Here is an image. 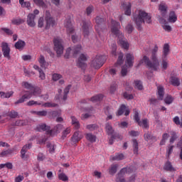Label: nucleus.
I'll return each mask as SVG.
<instances>
[{"mask_svg": "<svg viewBox=\"0 0 182 182\" xmlns=\"http://www.w3.org/2000/svg\"><path fill=\"white\" fill-rule=\"evenodd\" d=\"M157 52H159V47L157 45H155L151 51V59L152 62L150 60V58L147 57V55H144L143 58L138 63L136 68H139V66H141L143 63H145V65L150 69L157 70V68L160 66V61H159V58H157Z\"/></svg>", "mask_w": 182, "mask_h": 182, "instance_id": "obj_1", "label": "nucleus"}, {"mask_svg": "<svg viewBox=\"0 0 182 182\" xmlns=\"http://www.w3.org/2000/svg\"><path fill=\"white\" fill-rule=\"evenodd\" d=\"M133 21L136 25L138 31H143L142 23H151V16L143 10H138L134 15Z\"/></svg>", "mask_w": 182, "mask_h": 182, "instance_id": "obj_2", "label": "nucleus"}, {"mask_svg": "<svg viewBox=\"0 0 182 182\" xmlns=\"http://www.w3.org/2000/svg\"><path fill=\"white\" fill-rule=\"evenodd\" d=\"M25 93L19 100H18L15 105H19V103H23L26 100H28V99H31L32 96H39L41 93H42V90L39 87H33L31 89V91L27 92L25 91Z\"/></svg>", "mask_w": 182, "mask_h": 182, "instance_id": "obj_3", "label": "nucleus"}, {"mask_svg": "<svg viewBox=\"0 0 182 182\" xmlns=\"http://www.w3.org/2000/svg\"><path fill=\"white\" fill-rule=\"evenodd\" d=\"M65 27L67 29L68 35H71V39L73 43H77V42L80 41V37L75 33V28H73V26H72V21H70V19L66 20Z\"/></svg>", "mask_w": 182, "mask_h": 182, "instance_id": "obj_4", "label": "nucleus"}, {"mask_svg": "<svg viewBox=\"0 0 182 182\" xmlns=\"http://www.w3.org/2000/svg\"><path fill=\"white\" fill-rule=\"evenodd\" d=\"M105 64V56L96 55L95 58L91 62V68L94 69H100Z\"/></svg>", "mask_w": 182, "mask_h": 182, "instance_id": "obj_5", "label": "nucleus"}, {"mask_svg": "<svg viewBox=\"0 0 182 182\" xmlns=\"http://www.w3.org/2000/svg\"><path fill=\"white\" fill-rule=\"evenodd\" d=\"M72 50H73V56L74 58H77V55L80 53V50H82V46L77 45L73 48H68L66 50L65 54L64 55V58H65V59H69V56H70V52H72Z\"/></svg>", "mask_w": 182, "mask_h": 182, "instance_id": "obj_6", "label": "nucleus"}, {"mask_svg": "<svg viewBox=\"0 0 182 182\" xmlns=\"http://www.w3.org/2000/svg\"><path fill=\"white\" fill-rule=\"evenodd\" d=\"M53 43L54 50H55L58 58H60L61 55L63 54V44L62 39L55 38L53 40Z\"/></svg>", "mask_w": 182, "mask_h": 182, "instance_id": "obj_7", "label": "nucleus"}, {"mask_svg": "<svg viewBox=\"0 0 182 182\" xmlns=\"http://www.w3.org/2000/svg\"><path fill=\"white\" fill-rule=\"evenodd\" d=\"M45 21L46 22L45 29H49L50 26H55V25H56V21H55L53 17H52V15H50V12H49V11H46Z\"/></svg>", "mask_w": 182, "mask_h": 182, "instance_id": "obj_8", "label": "nucleus"}, {"mask_svg": "<svg viewBox=\"0 0 182 182\" xmlns=\"http://www.w3.org/2000/svg\"><path fill=\"white\" fill-rule=\"evenodd\" d=\"M1 52L3 53V56L7 60H11V48L8 43H1Z\"/></svg>", "mask_w": 182, "mask_h": 182, "instance_id": "obj_9", "label": "nucleus"}, {"mask_svg": "<svg viewBox=\"0 0 182 182\" xmlns=\"http://www.w3.org/2000/svg\"><path fill=\"white\" fill-rule=\"evenodd\" d=\"M31 149H32V143L26 144L22 147L21 151V159H23V160H26V159H28V156L26 155V153L28 152V150Z\"/></svg>", "mask_w": 182, "mask_h": 182, "instance_id": "obj_10", "label": "nucleus"}, {"mask_svg": "<svg viewBox=\"0 0 182 182\" xmlns=\"http://www.w3.org/2000/svg\"><path fill=\"white\" fill-rule=\"evenodd\" d=\"M86 60H87V55L80 54L77 62V65L79 68H81V69H85V68H86Z\"/></svg>", "mask_w": 182, "mask_h": 182, "instance_id": "obj_11", "label": "nucleus"}, {"mask_svg": "<svg viewBox=\"0 0 182 182\" xmlns=\"http://www.w3.org/2000/svg\"><path fill=\"white\" fill-rule=\"evenodd\" d=\"M83 139V135H82V132L77 131L74 132L73 135L71 137V141L73 144H76V143H79L80 140Z\"/></svg>", "mask_w": 182, "mask_h": 182, "instance_id": "obj_12", "label": "nucleus"}, {"mask_svg": "<svg viewBox=\"0 0 182 182\" xmlns=\"http://www.w3.org/2000/svg\"><path fill=\"white\" fill-rule=\"evenodd\" d=\"M112 33H114V35H116L117 36L118 35H120V23L116 21H113L112 20Z\"/></svg>", "mask_w": 182, "mask_h": 182, "instance_id": "obj_13", "label": "nucleus"}, {"mask_svg": "<svg viewBox=\"0 0 182 182\" xmlns=\"http://www.w3.org/2000/svg\"><path fill=\"white\" fill-rule=\"evenodd\" d=\"M36 130L37 132H47L48 134H52L53 130H50V127L46 126V124H42L36 127Z\"/></svg>", "mask_w": 182, "mask_h": 182, "instance_id": "obj_14", "label": "nucleus"}, {"mask_svg": "<svg viewBox=\"0 0 182 182\" xmlns=\"http://www.w3.org/2000/svg\"><path fill=\"white\" fill-rule=\"evenodd\" d=\"M125 57V63H127L129 68H133V65L134 63V55L132 53H127Z\"/></svg>", "mask_w": 182, "mask_h": 182, "instance_id": "obj_15", "label": "nucleus"}, {"mask_svg": "<svg viewBox=\"0 0 182 182\" xmlns=\"http://www.w3.org/2000/svg\"><path fill=\"white\" fill-rule=\"evenodd\" d=\"M122 8L124 11L125 15L130 16L132 15V3L127 1L122 3Z\"/></svg>", "mask_w": 182, "mask_h": 182, "instance_id": "obj_16", "label": "nucleus"}, {"mask_svg": "<svg viewBox=\"0 0 182 182\" xmlns=\"http://www.w3.org/2000/svg\"><path fill=\"white\" fill-rule=\"evenodd\" d=\"M35 18H36V16L33 14H28L27 16V24L28 26H31V28H33L36 25V23H35Z\"/></svg>", "mask_w": 182, "mask_h": 182, "instance_id": "obj_17", "label": "nucleus"}, {"mask_svg": "<svg viewBox=\"0 0 182 182\" xmlns=\"http://www.w3.org/2000/svg\"><path fill=\"white\" fill-rule=\"evenodd\" d=\"M125 112V113H124ZM123 113H124L125 116H129V114H130V109H127L126 108V105H122L117 113V116H122V114H123Z\"/></svg>", "mask_w": 182, "mask_h": 182, "instance_id": "obj_18", "label": "nucleus"}, {"mask_svg": "<svg viewBox=\"0 0 182 182\" xmlns=\"http://www.w3.org/2000/svg\"><path fill=\"white\" fill-rule=\"evenodd\" d=\"M90 28V21H82V32L85 37L89 36V28Z\"/></svg>", "mask_w": 182, "mask_h": 182, "instance_id": "obj_19", "label": "nucleus"}, {"mask_svg": "<svg viewBox=\"0 0 182 182\" xmlns=\"http://www.w3.org/2000/svg\"><path fill=\"white\" fill-rule=\"evenodd\" d=\"M164 170H165V171H169L170 173H173V171H177V169L173 166V164L170 161H167L164 164Z\"/></svg>", "mask_w": 182, "mask_h": 182, "instance_id": "obj_20", "label": "nucleus"}, {"mask_svg": "<svg viewBox=\"0 0 182 182\" xmlns=\"http://www.w3.org/2000/svg\"><path fill=\"white\" fill-rule=\"evenodd\" d=\"M105 131L108 136H112L114 134V129H113V126L112 124L107 122L105 124Z\"/></svg>", "mask_w": 182, "mask_h": 182, "instance_id": "obj_21", "label": "nucleus"}, {"mask_svg": "<svg viewBox=\"0 0 182 182\" xmlns=\"http://www.w3.org/2000/svg\"><path fill=\"white\" fill-rule=\"evenodd\" d=\"M26 46V43H25L22 40H18L15 44L14 47L18 49V50H23L25 46Z\"/></svg>", "mask_w": 182, "mask_h": 182, "instance_id": "obj_22", "label": "nucleus"}, {"mask_svg": "<svg viewBox=\"0 0 182 182\" xmlns=\"http://www.w3.org/2000/svg\"><path fill=\"white\" fill-rule=\"evenodd\" d=\"M132 143L134 154H139V141H137V139H133Z\"/></svg>", "mask_w": 182, "mask_h": 182, "instance_id": "obj_23", "label": "nucleus"}, {"mask_svg": "<svg viewBox=\"0 0 182 182\" xmlns=\"http://www.w3.org/2000/svg\"><path fill=\"white\" fill-rule=\"evenodd\" d=\"M121 173L125 174H132L134 173V166L125 167L121 169Z\"/></svg>", "mask_w": 182, "mask_h": 182, "instance_id": "obj_24", "label": "nucleus"}, {"mask_svg": "<svg viewBox=\"0 0 182 182\" xmlns=\"http://www.w3.org/2000/svg\"><path fill=\"white\" fill-rule=\"evenodd\" d=\"M116 182H126V179L124 178V173L119 171V172L116 176Z\"/></svg>", "mask_w": 182, "mask_h": 182, "instance_id": "obj_25", "label": "nucleus"}, {"mask_svg": "<svg viewBox=\"0 0 182 182\" xmlns=\"http://www.w3.org/2000/svg\"><path fill=\"white\" fill-rule=\"evenodd\" d=\"M95 22L97 25L95 26V29L96 31H99V27L100 25H102V23H105V18L100 17V16H97L95 18Z\"/></svg>", "mask_w": 182, "mask_h": 182, "instance_id": "obj_26", "label": "nucleus"}, {"mask_svg": "<svg viewBox=\"0 0 182 182\" xmlns=\"http://www.w3.org/2000/svg\"><path fill=\"white\" fill-rule=\"evenodd\" d=\"M123 58H124V54H123V53H119L118 54V59L115 63V66H120L121 65H123L124 62V59H123Z\"/></svg>", "mask_w": 182, "mask_h": 182, "instance_id": "obj_27", "label": "nucleus"}, {"mask_svg": "<svg viewBox=\"0 0 182 182\" xmlns=\"http://www.w3.org/2000/svg\"><path fill=\"white\" fill-rule=\"evenodd\" d=\"M38 62L41 68L46 69V67L48 66V63H46V60H45V57L43 55H40V58H38Z\"/></svg>", "mask_w": 182, "mask_h": 182, "instance_id": "obj_28", "label": "nucleus"}, {"mask_svg": "<svg viewBox=\"0 0 182 182\" xmlns=\"http://www.w3.org/2000/svg\"><path fill=\"white\" fill-rule=\"evenodd\" d=\"M164 98V88L162 86L158 87V99L163 100Z\"/></svg>", "mask_w": 182, "mask_h": 182, "instance_id": "obj_29", "label": "nucleus"}, {"mask_svg": "<svg viewBox=\"0 0 182 182\" xmlns=\"http://www.w3.org/2000/svg\"><path fill=\"white\" fill-rule=\"evenodd\" d=\"M177 21V16L176 15V12L171 11L168 17V22L174 23Z\"/></svg>", "mask_w": 182, "mask_h": 182, "instance_id": "obj_30", "label": "nucleus"}, {"mask_svg": "<svg viewBox=\"0 0 182 182\" xmlns=\"http://www.w3.org/2000/svg\"><path fill=\"white\" fill-rule=\"evenodd\" d=\"M111 160H112V161L124 160V155L123 154H117L114 156L111 157Z\"/></svg>", "mask_w": 182, "mask_h": 182, "instance_id": "obj_31", "label": "nucleus"}, {"mask_svg": "<svg viewBox=\"0 0 182 182\" xmlns=\"http://www.w3.org/2000/svg\"><path fill=\"white\" fill-rule=\"evenodd\" d=\"M170 82L173 86H178L180 85V79H178L177 77H171Z\"/></svg>", "mask_w": 182, "mask_h": 182, "instance_id": "obj_32", "label": "nucleus"}, {"mask_svg": "<svg viewBox=\"0 0 182 182\" xmlns=\"http://www.w3.org/2000/svg\"><path fill=\"white\" fill-rule=\"evenodd\" d=\"M118 42L122 48H123L124 49H129V43L126 41V40H124L123 38H119Z\"/></svg>", "mask_w": 182, "mask_h": 182, "instance_id": "obj_33", "label": "nucleus"}, {"mask_svg": "<svg viewBox=\"0 0 182 182\" xmlns=\"http://www.w3.org/2000/svg\"><path fill=\"white\" fill-rule=\"evenodd\" d=\"M117 167H119V165L117 164L111 166V167L109 169V174H111V176H114V174L117 173Z\"/></svg>", "mask_w": 182, "mask_h": 182, "instance_id": "obj_34", "label": "nucleus"}, {"mask_svg": "<svg viewBox=\"0 0 182 182\" xmlns=\"http://www.w3.org/2000/svg\"><path fill=\"white\" fill-rule=\"evenodd\" d=\"M101 100H103V95L102 94L91 97V102H93L94 103H96V102H101Z\"/></svg>", "mask_w": 182, "mask_h": 182, "instance_id": "obj_35", "label": "nucleus"}, {"mask_svg": "<svg viewBox=\"0 0 182 182\" xmlns=\"http://www.w3.org/2000/svg\"><path fill=\"white\" fill-rule=\"evenodd\" d=\"M170 53V46L167 43L164 44V50H163V56L164 58L167 57V55Z\"/></svg>", "mask_w": 182, "mask_h": 182, "instance_id": "obj_36", "label": "nucleus"}, {"mask_svg": "<svg viewBox=\"0 0 182 182\" xmlns=\"http://www.w3.org/2000/svg\"><path fill=\"white\" fill-rule=\"evenodd\" d=\"M86 139L87 140H88V141H90L91 143L96 142V136L93 135L92 133L87 134Z\"/></svg>", "mask_w": 182, "mask_h": 182, "instance_id": "obj_37", "label": "nucleus"}, {"mask_svg": "<svg viewBox=\"0 0 182 182\" xmlns=\"http://www.w3.org/2000/svg\"><path fill=\"white\" fill-rule=\"evenodd\" d=\"M159 10L162 13V16H164L166 12H167V6L166 4H161L159 6Z\"/></svg>", "mask_w": 182, "mask_h": 182, "instance_id": "obj_38", "label": "nucleus"}, {"mask_svg": "<svg viewBox=\"0 0 182 182\" xmlns=\"http://www.w3.org/2000/svg\"><path fill=\"white\" fill-rule=\"evenodd\" d=\"M144 137L146 141H149V140H156V136H153V135H151V133L150 132H146V134H144Z\"/></svg>", "mask_w": 182, "mask_h": 182, "instance_id": "obj_39", "label": "nucleus"}, {"mask_svg": "<svg viewBox=\"0 0 182 182\" xmlns=\"http://www.w3.org/2000/svg\"><path fill=\"white\" fill-rule=\"evenodd\" d=\"M71 120H72V124L75 126V129H79L80 127V124H79V121L76 117H71Z\"/></svg>", "mask_w": 182, "mask_h": 182, "instance_id": "obj_40", "label": "nucleus"}, {"mask_svg": "<svg viewBox=\"0 0 182 182\" xmlns=\"http://www.w3.org/2000/svg\"><path fill=\"white\" fill-rule=\"evenodd\" d=\"M7 116H9L10 119H16V117H18V112H16L15 110H11L9 112Z\"/></svg>", "mask_w": 182, "mask_h": 182, "instance_id": "obj_41", "label": "nucleus"}, {"mask_svg": "<svg viewBox=\"0 0 182 182\" xmlns=\"http://www.w3.org/2000/svg\"><path fill=\"white\" fill-rule=\"evenodd\" d=\"M134 86L135 89H138V90H143V84L141 80H135Z\"/></svg>", "mask_w": 182, "mask_h": 182, "instance_id": "obj_42", "label": "nucleus"}, {"mask_svg": "<svg viewBox=\"0 0 182 182\" xmlns=\"http://www.w3.org/2000/svg\"><path fill=\"white\" fill-rule=\"evenodd\" d=\"M46 147H48V151L49 153H50L51 154H53V153H55V147H56V146L53 144H50V143H48L46 145Z\"/></svg>", "mask_w": 182, "mask_h": 182, "instance_id": "obj_43", "label": "nucleus"}, {"mask_svg": "<svg viewBox=\"0 0 182 182\" xmlns=\"http://www.w3.org/2000/svg\"><path fill=\"white\" fill-rule=\"evenodd\" d=\"M24 22L25 20L22 18H14L11 21V23H13V25H21V23H23Z\"/></svg>", "mask_w": 182, "mask_h": 182, "instance_id": "obj_44", "label": "nucleus"}, {"mask_svg": "<svg viewBox=\"0 0 182 182\" xmlns=\"http://www.w3.org/2000/svg\"><path fill=\"white\" fill-rule=\"evenodd\" d=\"M62 129H63V125L58 124L54 127L53 129H51L53 130L52 133H60Z\"/></svg>", "mask_w": 182, "mask_h": 182, "instance_id": "obj_45", "label": "nucleus"}, {"mask_svg": "<svg viewBox=\"0 0 182 182\" xmlns=\"http://www.w3.org/2000/svg\"><path fill=\"white\" fill-rule=\"evenodd\" d=\"M178 138V136H177V133H176V132H171L170 143H174Z\"/></svg>", "mask_w": 182, "mask_h": 182, "instance_id": "obj_46", "label": "nucleus"}, {"mask_svg": "<svg viewBox=\"0 0 182 182\" xmlns=\"http://www.w3.org/2000/svg\"><path fill=\"white\" fill-rule=\"evenodd\" d=\"M19 4L23 8H31V3L29 1H25V0H19Z\"/></svg>", "mask_w": 182, "mask_h": 182, "instance_id": "obj_47", "label": "nucleus"}, {"mask_svg": "<svg viewBox=\"0 0 182 182\" xmlns=\"http://www.w3.org/2000/svg\"><path fill=\"white\" fill-rule=\"evenodd\" d=\"M43 106V107H59V105L52 102H45Z\"/></svg>", "mask_w": 182, "mask_h": 182, "instance_id": "obj_48", "label": "nucleus"}, {"mask_svg": "<svg viewBox=\"0 0 182 182\" xmlns=\"http://www.w3.org/2000/svg\"><path fill=\"white\" fill-rule=\"evenodd\" d=\"M173 100H174V99L171 95L166 96L164 99V102H165L166 105H171V103H173Z\"/></svg>", "mask_w": 182, "mask_h": 182, "instance_id": "obj_49", "label": "nucleus"}, {"mask_svg": "<svg viewBox=\"0 0 182 182\" xmlns=\"http://www.w3.org/2000/svg\"><path fill=\"white\" fill-rule=\"evenodd\" d=\"M86 128L88 130L93 131V130H97L99 129V126H97V124H92L87 125Z\"/></svg>", "mask_w": 182, "mask_h": 182, "instance_id": "obj_50", "label": "nucleus"}, {"mask_svg": "<svg viewBox=\"0 0 182 182\" xmlns=\"http://www.w3.org/2000/svg\"><path fill=\"white\" fill-rule=\"evenodd\" d=\"M12 153H14V151L12 149H7L6 151H3L1 154L0 156L1 157H4V156H9L11 154H12Z\"/></svg>", "mask_w": 182, "mask_h": 182, "instance_id": "obj_51", "label": "nucleus"}, {"mask_svg": "<svg viewBox=\"0 0 182 182\" xmlns=\"http://www.w3.org/2000/svg\"><path fill=\"white\" fill-rule=\"evenodd\" d=\"M134 119L136 123H138L139 126H141V122L140 121V117H139V112L137 111H135Z\"/></svg>", "mask_w": 182, "mask_h": 182, "instance_id": "obj_52", "label": "nucleus"}, {"mask_svg": "<svg viewBox=\"0 0 182 182\" xmlns=\"http://www.w3.org/2000/svg\"><path fill=\"white\" fill-rule=\"evenodd\" d=\"M59 180H62V181H68L69 180V178L66 174L62 173L58 175Z\"/></svg>", "mask_w": 182, "mask_h": 182, "instance_id": "obj_53", "label": "nucleus"}, {"mask_svg": "<svg viewBox=\"0 0 182 182\" xmlns=\"http://www.w3.org/2000/svg\"><path fill=\"white\" fill-rule=\"evenodd\" d=\"M136 177H137V175L136 173H133L127 178L126 182H136Z\"/></svg>", "mask_w": 182, "mask_h": 182, "instance_id": "obj_54", "label": "nucleus"}, {"mask_svg": "<svg viewBox=\"0 0 182 182\" xmlns=\"http://www.w3.org/2000/svg\"><path fill=\"white\" fill-rule=\"evenodd\" d=\"M1 93H2L1 97L8 99V98L11 97V96H12V95H14V91H11V92H7V93L1 92Z\"/></svg>", "mask_w": 182, "mask_h": 182, "instance_id": "obj_55", "label": "nucleus"}, {"mask_svg": "<svg viewBox=\"0 0 182 182\" xmlns=\"http://www.w3.org/2000/svg\"><path fill=\"white\" fill-rule=\"evenodd\" d=\"M124 99H127V100H133V99H134L133 95L129 94L127 92H124Z\"/></svg>", "mask_w": 182, "mask_h": 182, "instance_id": "obj_56", "label": "nucleus"}, {"mask_svg": "<svg viewBox=\"0 0 182 182\" xmlns=\"http://www.w3.org/2000/svg\"><path fill=\"white\" fill-rule=\"evenodd\" d=\"M141 127H142L143 129H149V122L147 121V119H142Z\"/></svg>", "mask_w": 182, "mask_h": 182, "instance_id": "obj_57", "label": "nucleus"}, {"mask_svg": "<svg viewBox=\"0 0 182 182\" xmlns=\"http://www.w3.org/2000/svg\"><path fill=\"white\" fill-rule=\"evenodd\" d=\"M121 75L123 77L127 75V66L124 65L122 67Z\"/></svg>", "mask_w": 182, "mask_h": 182, "instance_id": "obj_58", "label": "nucleus"}, {"mask_svg": "<svg viewBox=\"0 0 182 182\" xmlns=\"http://www.w3.org/2000/svg\"><path fill=\"white\" fill-rule=\"evenodd\" d=\"M33 2L38 6H45V2L43 0H33Z\"/></svg>", "mask_w": 182, "mask_h": 182, "instance_id": "obj_59", "label": "nucleus"}, {"mask_svg": "<svg viewBox=\"0 0 182 182\" xmlns=\"http://www.w3.org/2000/svg\"><path fill=\"white\" fill-rule=\"evenodd\" d=\"M134 29V28L132 24H127V26H126V31H127L128 33H132Z\"/></svg>", "mask_w": 182, "mask_h": 182, "instance_id": "obj_60", "label": "nucleus"}, {"mask_svg": "<svg viewBox=\"0 0 182 182\" xmlns=\"http://www.w3.org/2000/svg\"><path fill=\"white\" fill-rule=\"evenodd\" d=\"M44 25V18L43 17H40L38 21V28H43Z\"/></svg>", "mask_w": 182, "mask_h": 182, "instance_id": "obj_61", "label": "nucleus"}, {"mask_svg": "<svg viewBox=\"0 0 182 182\" xmlns=\"http://www.w3.org/2000/svg\"><path fill=\"white\" fill-rule=\"evenodd\" d=\"M59 79H62V75L60 74L55 73L53 75V80H54V82L59 80Z\"/></svg>", "mask_w": 182, "mask_h": 182, "instance_id": "obj_62", "label": "nucleus"}, {"mask_svg": "<svg viewBox=\"0 0 182 182\" xmlns=\"http://www.w3.org/2000/svg\"><path fill=\"white\" fill-rule=\"evenodd\" d=\"M92 12H93V6H89L86 9L85 14L87 15V16H89L90 15V14H92Z\"/></svg>", "mask_w": 182, "mask_h": 182, "instance_id": "obj_63", "label": "nucleus"}, {"mask_svg": "<svg viewBox=\"0 0 182 182\" xmlns=\"http://www.w3.org/2000/svg\"><path fill=\"white\" fill-rule=\"evenodd\" d=\"M35 113L36 114H37V116H41V117L46 116V114H48L47 111H38V112H35Z\"/></svg>", "mask_w": 182, "mask_h": 182, "instance_id": "obj_64", "label": "nucleus"}]
</instances>
